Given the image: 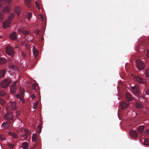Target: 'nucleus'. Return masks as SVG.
<instances>
[{
    "instance_id": "nucleus-1",
    "label": "nucleus",
    "mask_w": 149,
    "mask_h": 149,
    "mask_svg": "<svg viewBox=\"0 0 149 149\" xmlns=\"http://www.w3.org/2000/svg\"><path fill=\"white\" fill-rule=\"evenodd\" d=\"M15 17V15L13 13H11L8 16V18L3 23V28H6L9 26L11 22L12 19H13Z\"/></svg>"
},
{
    "instance_id": "nucleus-2",
    "label": "nucleus",
    "mask_w": 149,
    "mask_h": 149,
    "mask_svg": "<svg viewBox=\"0 0 149 149\" xmlns=\"http://www.w3.org/2000/svg\"><path fill=\"white\" fill-rule=\"evenodd\" d=\"M10 6L7 5L5 6L3 9L2 12L0 13V20L2 21L3 19L4 13H8L10 10Z\"/></svg>"
},
{
    "instance_id": "nucleus-3",
    "label": "nucleus",
    "mask_w": 149,
    "mask_h": 149,
    "mask_svg": "<svg viewBox=\"0 0 149 149\" xmlns=\"http://www.w3.org/2000/svg\"><path fill=\"white\" fill-rule=\"evenodd\" d=\"M12 82V81L9 78L5 79L1 82V86L3 88L8 87Z\"/></svg>"
},
{
    "instance_id": "nucleus-4",
    "label": "nucleus",
    "mask_w": 149,
    "mask_h": 149,
    "mask_svg": "<svg viewBox=\"0 0 149 149\" xmlns=\"http://www.w3.org/2000/svg\"><path fill=\"white\" fill-rule=\"evenodd\" d=\"M136 65L139 70L144 69V64L139 59L135 60Z\"/></svg>"
},
{
    "instance_id": "nucleus-5",
    "label": "nucleus",
    "mask_w": 149,
    "mask_h": 149,
    "mask_svg": "<svg viewBox=\"0 0 149 149\" xmlns=\"http://www.w3.org/2000/svg\"><path fill=\"white\" fill-rule=\"evenodd\" d=\"M4 119H6L7 121L12 122L13 121V116L12 113L10 112H7L4 116Z\"/></svg>"
},
{
    "instance_id": "nucleus-6",
    "label": "nucleus",
    "mask_w": 149,
    "mask_h": 149,
    "mask_svg": "<svg viewBox=\"0 0 149 149\" xmlns=\"http://www.w3.org/2000/svg\"><path fill=\"white\" fill-rule=\"evenodd\" d=\"M32 142H35L33 143V145L30 149H38V147L37 146V144L36 143L37 136L36 134L34 133L33 134L32 136Z\"/></svg>"
},
{
    "instance_id": "nucleus-7",
    "label": "nucleus",
    "mask_w": 149,
    "mask_h": 149,
    "mask_svg": "<svg viewBox=\"0 0 149 149\" xmlns=\"http://www.w3.org/2000/svg\"><path fill=\"white\" fill-rule=\"evenodd\" d=\"M6 52L7 54L11 56V57L14 56L15 53L13 49L10 46H7L6 48Z\"/></svg>"
},
{
    "instance_id": "nucleus-8",
    "label": "nucleus",
    "mask_w": 149,
    "mask_h": 149,
    "mask_svg": "<svg viewBox=\"0 0 149 149\" xmlns=\"http://www.w3.org/2000/svg\"><path fill=\"white\" fill-rule=\"evenodd\" d=\"M17 83V81H15L13 85L10 86V94H13L17 92V89L16 84Z\"/></svg>"
},
{
    "instance_id": "nucleus-9",
    "label": "nucleus",
    "mask_w": 149,
    "mask_h": 149,
    "mask_svg": "<svg viewBox=\"0 0 149 149\" xmlns=\"http://www.w3.org/2000/svg\"><path fill=\"white\" fill-rule=\"evenodd\" d=\"M17 108L15 103V102H13L8 103L6 109L8 110L10 109L12 110H14L16 109Z\"/></svg>"
},
{
    "instance_id": "nucleus-10",
    "label": "nucleus",
    "mask_w": 149,
    "mask_h": 149,
    "mask_svg": "<svg viewBox=\"0 0 149 149\" xmlns=\"http://www.w3.org/2000/svg\"><path fill=\"white\" fill-rule=\"evenodd\" d=\"M12 123V122L7 121L6 122H4L1 125V127L3 129H7L10 125Z\"/></svg>"
},
{
    "instance_id": "nucleus-11",
    "label": "nucleus",
    "mask_w": 149,
    "mask_h": 149,
    "mask_svg": "<svg viewBox=\"0 0 149 149\" xmlns=\"http://www.w3.org/2000/svg\"><path fill=\"white\" fill-rule=\"evenodd\" d=\"M135 80L138 83L140 84H143L145 83L143 79L141 76L138 75H136L134 77Z\"/></svg>"
},
{
    "instance_id": "nucleus-12",
    "label": "nucleus",
    "mask_w": 149,
    "mask_h": 149,
    "mask_svg": "<svg viewBox=\"0 0 149 149\" xmlns=\"http://www.w3.org/2000/svg\"><path fill=\"white\" fill-rule=\"evenodd\" d=\"M137 49V50L140 52L142 54H144L146 53L144 51L146 49H145L144 47L142 45H139L138 46Z\"/></svg>"
},
{
    "instance_id": "nucleus-13",
    "label": "nucleus",
    "mask_w": 149,
    "mask_h": 149,
    "mask_svg": "<svg viewBox=\"0 0 149 149\" xmlns=\"http://www.w3.org/2000/svg\"><path fill=\"white\" fill-rule=\"evenodd\" d=\"M129 133L130 136L133 138H135L137 137V133L135 130H132L130 131Z\"/></svg>"
},
{
    "instance_id": "nucleus-14",
    "label": "nucleus",
    "mask_w": 149,
    "mask_h": 149,
    "mask_svg": "<svg viewBox=\"0 0 149 149\" xmlns=\"http://www.w3.org/2000/svg\"><path fill=\"white\" fill-rule=\"evenodd\" d=\"M9 37L10 39L16 40L17 38V33L15 32H13L10 34Z\"/></svg>"
},
{
    "instance_id": "nucleus-15",
    "label": "nucleus",
    "mask_w": 149,
    "mask_h": 149,
    "mask_svg": "<svg viewBox=\"0 0 149 149\" xmlns=\"http://www.w3.org/2000/svg\"><path fill=\"white\" fill-rule=\"evenodd\" d=\"M125 98L128 101H131L133 99V97L128 93H126L125 95Z\"/></svg>"
},
{
    "instance_id": "nucleus-16",
    "label": "nucleus",
    "mask_w": 149,
    "mask_h": 149,
    "mask_svg": "<svg viewBox=\"0 0 149 149\" xmlns=\"http://www.w3.org/2000/svg\"><path fill=\"white\" fill-rule=\"evenodd\" d=\"M136 107L137 109H141L143 107V106L142 103L141 102H137L136 103Z\"/></svg>"
},
{
    "instance_id": "nucleus-17",
    "label": "nucleus",
    "mask_w": 149,
    "mask_h": 149,
    "mask_svg": "<svg viewBox=\"0 0 149 149\" xmlns=\"http://www.w3.org/2000/svg\"><path fill=\"white\" fill-rule=\"evenodd\" d=\"M132 89L133 92L138 95L139 93V87L136 86H134L132 87Z\"/></svg>"
},
{
    "instance_id": "nucleus-18",
    "label": "nucleus",
    "mask_w": 149,
    "mask_h": 149,
    "mask_svg": "<svg viewBox=\"0 0 149 149\" xmlns=\"http://www.w3.org/2000/svg\"><path fill=\"white\" fill-rule=\"evenodd\" d=\"M119 105H120L122 109V110L125 109V108L127 107L128 106V104L125 102H119Z\"/></svg>"
},
{
    "instance_id": "nucleus-19",
    "label": "nucleus",
    "mask_w": 149,
    "mask_h": 149,
    "mask_svg": "<svg viewBox=\"0 0 149 149\" xmlns=\"http://www.w3.org/2000/svg\"><path fill=\"white\" fill-rule=\"evenodd\" d=\"M144 128V125H141L139 126L138 128V132L141 134L143 133Z\"/></svg>"
},
{
    "instance_id": "nucleus-20",
    "label": "nucleus",
    "mask_w": 149,
    "mask_h": 149,
    "mask_svg": "<svg viewBox=\"0 0 149 149\" xmlns=\"http://www.w3.org/2000/svg\"><path fill=\"white\" fill-rule=\"evenodd\" d=\"M21 10V8L19 7L16 6L15 7V11L17 15L19 16L20 15V12Z\"/></svg>"
},
{
    "instance_id": "nucleus-21",
    "label": "nucleus",
    "mask_w": 149,
    "mask_h": 149,
    "mask_svg": "<svg viewBox=\"0 0 149 149\" xmlns=\"http://www.w3.org/2000/svg\"><path fill=\"white\" fill-rule=\"evenodd\" d=\"M12 1V0H0V3L3 5L9 4Z\"/></svg>"
},
{
    "instance_id": "nucleus-22",
    "label": "nucleus",
    "mask_w": 149,
    "mask_h": 149,
    "mask_svg": "<svg viewBox=\"0 0 149 149\" xmlns=\"http://www.w3.org/2000/svg\"><path fill=\"white\" fill-rule=\"evenodd\" d=\"M33 51L34 57L35 58L38 55V51L35 48V47H34L33 48Z\"/></svg>"
},
{
    "instance_id": "nucleus-23",
    "label": "nucleus",
    "mask_w": 149,
    "mask_h": 149,
    "mask_svg": "<svg viewBox=\"0 0 149 149\" xmlns=\"http://www.w3.org/2000/svg\"><path fill=\"white\" fill-rule=\"evenodd\" d=\"M6 71L5 69H2L0 70V78L4 77Z\"/></svg>"
},
{
    "instance_id": "nucleus-24",
    "label": "nucleus",
    "mask_w": 149,
    "mask_h": 149,
    "mask_svg": "<svg viewBox=\"0 0 149 149\" xmlns=\"http://www.w3.org/2000/svg\"><path fill=\"white\" fill-rule=\"evenodd\" d=\"M36 84H33L32 85V88L33 90V92L37 93L38 91V90L36 89Z\"/></svg>"
},
{
    "instance_id": "nucleus-25",
    "label": "nucleus",
    "mask_w": 149,
    "mask_h": 149,
    "mask_svg": "<svg viewBox=\"0 0 149 149\" xmlns=\"http://www.w3.org/2000/svg\"><path fill=\"white\" fill-rule=\"evenodd\" d=\"M22 147L24 149H27L29 147V144L27 142H25L22 144Z\"/></svg>"
},
{
    "instance_id": "nucleus-26",
    "label": "nucleus",
    "mask_w": 149,
    "mask_h": 149,
    "mask_svg": "<svg viewBox=\"0 0 149 149\" xmlns=\"http://www.w3.org/2000/svg\"><path fill=\"white\" fill-rule=\"evenodd\" d=\"M6 60L4 57H2L0 58V64H4L6 63Z\"/></svg>"
},
{
    "instance_id": "nucleus-27",
    "label": "nucleus",
    "mask_w": 149,
    "mask_h": 149,
    "mask_svg": "<svg viewBox=\"0 0 149 149\" xmlns=\"http://www.w3.org/2000/svg\"><path fill=\"white\" fill-rule=\"evenodd\" d=\"M32 14L30 12H28L26 14V17L27 19H29V21H30V19L32 17Z\"/></svg>"
},
{
    "instance_id": "nucleus-28",
    "label": "nucleus",
    "mask_w": 149,
    "mask_h": 149,
    "mask_svg": "<svg viewBox=\"0 0 149 149\" xmlns=\"http://www.w3.org/2000/svg\"><path fill=\"white\" fill-rule=\"evenodd\" d=\"M42 130V126L41 124H39L37 128V131L38 132L40 133L41 132Z\"/></svg>"
},
{
    "instance_id": "nucleus-29",
    "label": "nucleus",
    "mask_w": 149,
    "mask_h": 149,
    "mask_svg": "<svg viewBox=\"0 0 149 149\" xmlns=\"http://www.w3.org/2000/svg\"><path fill=\"white\" fill-rule=\"evenodd\" d=\"M144 144L145 146H149V139H144Z\"/></svg>"
},
{
    "instance_id": "nucleus-30",
    "label": "nucleus",
    "mask_w": 149,
    "mask_h": 149,
    "mask_svg": "<svg viewBox=\"0 0 149 149\" xmlns=\"http://www.w3.org/2000/svg\"><path fill=\"white\" fill-rule=\"evenodd\" d=\"M10 68L14 70L15 71H17L18 70V68L17 67L14 65H12L10 66Z\"/></svg>"
},
{
    "instance_id": "nucleus-31",
    "label": "nucleus",
    "mask_w": 149,
    "mask_h": 149,
    "mask_svg": "<svg viewBox=\"0 0 149 149\" xmlns=\"http://www.w3.org/2000/svg\"><path fill=\"white\" fill-rule=\"evenodd\" d=\"M6 93L4 90L0 91V97H2L6 95Z\"/></svg>"
},
{
    "instance_id": "nucleus-32",
    "label": "nucleus",
    "mask_w": 149,
    "mask_h": 149,
    "mask_svg": "<svg viewBox=\"0 0 149 149\" xmlns=\"http://www.w3.org/2000/svg\"><path fill=\"white\" fill-rule=\"evenodd\" d=\"M31 0H25V3L26 6L28 7L30 6Z\"/></svg>"
},
{
    "instance_id": "nucleus-33",
    "label": "nucleus",
    "mask_w": 149,
    "mask_h": 149,
    "mask_svg": "<svg viewBox=\"0 0 149 149\" xmlns=\"http://www.w3.org/2000/svg\"><path fill=\"white\" fill-rule=\"evenodd\" d=\"M28 130H25V134L23 135V137L25 139H27L28 138V133L27 132Z\"/></svg>"
},
{
    "instance_id": "nucleus-34",
    "label": "nucleus",
    "mask_w": 149,
    "mask_h": 149,
    "mask_svg": "<svg viewBox=\"0 0 149 149\" xmlns=\"http://www.w3.org/2000/svg\"><path fill=\"white\" fill-rule=\"evenodd\" d=\"M15 96L18 98V99H19L20 100L21 99H22V97H23V95H22L20 94H18V95H15Z\"/></svg>"
},
{
    "instance_id": "nucleus-35",
    "label": "nucleus",
    "mask_w": 149,
    "mask_h": 149,
    "mask_svg": "<svg viewBox=\"0 0 149 149\" xmlns=\"http://www.w3.org/2000/svg\"><path fill=\"white\" fill-rule=\"evenodd\" d=\"M146 77H149V68L146 69Z\"/></svg>"
},
{
    "instance_id": "nucleus-36",
    "label": "nucleus",
    "mask_w": 149,
    "mask_h": 149,
    "mask_svg": "<svg viewBox=\"0 0 149 149\" xmlns=\"http://www.w3.org/2000/svg\"><path fill=\"white\" fill-rule=\"evenodd\" d=\"M38 101L36 102V103H34L33 104V108L34 109H36L38 106Z\"/></svg>"
},
{
    "instance_id": "nucleus-37",
    "label": "nucleus",
    "mask_w": 149,
    "mask_h": 149,
    "mask_svg": "<svg viewBox=\"0 0 149 149\" xmlns=\"http://www.w3.org/2000/svg\"><path fill=\"white\" fill-rule=\"evenodd\" d=\"M0 139L2 141L6 139V137L3 135L0 136Z\"/></svg>"
},
{
    "instance_id": "nucleus-38",
    "label": "nucleus",
    "mask_w": 149,
    "mask_h": 149,
    "mask_svg": "<svg viewBox=\"0 0 149 149\" xmlns=\"http://www.w3.org/2000/svg\"><path fill=\"white\" fill-rule=\"evenodd\" d=\"M20 91L21 94L23 95L24 93L25 92L24 89L22 88H21L20 90Z\"/></svg>"
},
{
    "instance_id": "nucleus-39",
    "label": "nucleus",
    "mask_w": 149,
    "mask_h": 149,
    "mask_svg": "<svg viewBox=\"0 0 149 149\" xmlns=\"http://www.w3.org/2000/svg\"><path fill=\"white\" fill-rule=\"evenodd\" d=\"M29 31H28L24 30L23 33L24 35H27L29 34Z\"/></svg>"
},
{
    "instance_id": "nucleus-40",
    "label": "nucleus",
    "mask_w": 149,
    "mask_h": 149,
    "mask_svg": "<svg viewBox=\"0 0 149 149\" xmlns=\"http://www.w3.org/2000/svg\"><path fill=\"white\" fill-rule=\"evenodd\" d=\"M8 146L9 147H10L11 149H12L14 147V146L13 144L8 143Z\"/></svg>"
},
{
    "instance_id": "nucleus-41",
    "label": "nucleus",
    "mask_w": 149,
    "mask_h": 149,
    "mask_svg": "<svg viewBox=\"0 0 149 149\" xmlns=\"http://www.w3.org/2000/svg\"><path fill=\"white\" fill-rule=\"evenodd\" d=\"M24 29L22 27L18 29L19 32H21L23 33Z\"/></svg>"
},
{
    "instance_id": "nucleus-42",
    "label": "nucleus",
    "mask_w": 149,
    "mask_h": 149,
    "mask_svg": "<svg viewBox=\"0 0 149 149\" xmlns=\"http://www.w3.org/2000/svg\"><path fill=\"white\" fill-rule=\"evenodd\" d=\"M21 54L22 55V56L23 58H25L26 57V55L25 53L23 51H21Z\"/></svg>"
},
{
    "instance_id": "nucleus-43",
    "label": "nucleus",
    "mask_w": 149,
    "mask_h": 149,
    "mask_svg": "<svg viewBox=\"0 0 149 149\" xmlns=\"http://www.w3.org/2000/svg\"><path fill=\"white\" fill-rule=\"evenodd\" d=\"M5 103V101L3 99L0 98V104L3 105Z\"/></svg>"
},
{
    "instance_id": "nucleus-44",
    "label": "nucleus",
    "mask_w": 149,
    "mask_h": 149,
    "mask_svg": "<svg viewBox=\"0 0 149 149\" xmlns=\"http://www.w3.org/2000/svg\"><path fill=\"white\" fill-rule=\"evenodd\" d=\"M144 134L146 135H149V130L146 129L145 131Z\"/></svg>"
},
{
    "instance_id": "nucleus-45",
    "label": "nucleus",
    "mask_w": 149,
    "mask_h": 149,
    "mask_svg": "<svg viewBox=\"0 0 149 149\" xmlns=\"http://www.w3.org/2000/svg\"><path fill=\"white\" fill-rule=\"evenodd\" d=\"M38 18L41 21H42L43 20V17L42 15H39L38 16Z\"/></svg>"
},
{
    "instance_id": "nucleus-46",
    "label": "nucleus",
    "mask_w": 149,
    "mask_h": 149,
    "mask_svg": "<svg viewBox=\"0 0 149 149\" xmlns=\"http://www.w3.org/2000/svg\"><path fill=\"white\" fill-rule=\"evenodd\" d=\"M15 113L16 114V116L17 117H18L20 115V113L19 111H16L15 112Z\"/></svg>"
},
{
    "instance_id": "nucleus-47",
    "label": "nucleus",
    "mask_w": 149,
    "mask_h": 149,
    "mask_svg": "<svg viewBox=\"0 0 149 149\" xmlns=\"http://www.w3.org/2000/svg\"><path fill=\"white\" fill-rule=\"evenodd\" d=\"M35 3L36 6L38 9H40V7L39 3L37 1H36Z\"/></svg>"
},
{
    "instance_id": "nucleus-48",
    "label": "nucleus",
    "mask_w": 149,
    "mask_h": 149,
    "mask_svg": "<svg viewBox=\"0 0 149 149\" xmlns=\"http://www.w3.org/2000/svg\"><path fill=\"white\" fill-rule=\"evenodd\" d=\"M146 57L149 58V50H148L146 54Z\"/></svg>"
},
{
    "instance_id": "nucleus-49",
    "label": "nucleus",
    "mask_w": 149,
    "mask_h": 149,
    "mask_svg": "<svg viewBox=\"0 0 149 149\" xmlns=\"http://www.w3.org/2000/svg\"><path fill=\"white\" fill-rule=\"evenodd\" d=\"M13 136L14 139H16L17 137V136L15 134H13Z\"/></svg>"
},
{
    "instance_id": "nucleus-50",
    "label": "nucleus",
    "mask_w": 149,
    "mask_h": 149,
    "mask_svg": "<svg viewBox=\"0 0 149 149\" xmlns=\"http://www.w3.org/2000/svg\"><path fill=\"white\" fill-rule=\"evenodd\" d=\"M35 97L36 96L34 94H33L31 96V97L33 99H34Z\"/></svg>"
},
{
    "instance_id": "nucleus-51",
    "label": "nucleus",
    "mask_w": 149,
    "mask_h": 149,
    "mask_svg": "<svg viewBox=\"0 0 149 149\" xmlns=\"http://www.w3.org/2000/svg\"><path fill=\"white\" fill-rule=\"evenodd\" d=\"M2 6L1 5V4L0 3V9L2 7Z\"/></svg>"
},
{
    "instance_id": "nucleus-52",
    "label": "nucleus",
    "mask_w": 149,
    "mask_h": 149,
    "mask_svg": "<svg viewBox=\"0 0 149 149\" xmlns=\"http://www.w3.org/2000/svg\"><path fill=\"white\" fill-rule=\"evenodd\" d=\"M146 93L149 95V91H147V93Z\"/></svg>"
},
{
    "instance_id": "nucleus-53",
    "label": "nucleus",
    "mask_w": 149,
    "mask_h": 149,
    "mask_svg": "<svg viewBox=\"0 0 149 149\" xmlns=\"http://www.w3.org/2000/svg\"><path fill=\"white\" fill-rule=\"evenodd\" d=\"M17 47H18V45H16L15 46V48H17Z\"/></svg>"
},
{
    "instance_id": "nucleus-54",
    "label": "nucleus",
    "mask_w": 149,
    "mask_h": 149,
    "mask_svg": "<svg viewBox=\"0 0 149 149\" xmlns=\"http://www.w3.org/2000/svg\"><path fill=\"white\" fill-rule=\"evenodd\" d=\"M25 43L24 42H23V45H25Z\"/></svg>"
},
{
    "instance_id": "nucleus-55",
    "label": "nucleus",
    "mask_w": 149,
    "mask_h": 149,
    "mask_svg": "<svg viewBox=\"0 0 149 149\" xmlns=\"http://www.w3.org/2000/svg\"><path fill=\"white\" fill-rule=\"evenodd\" d=\"M39 32H37V33H38H38H39Z\"/></svg>"
},
{
    "instance_id": "nucleus-56",
    "label": "nucleus",
    "mask_w": 149,
    "mask_h": 149,
    "mask_svg": "<svg viewBox=\"0 0 149 149\" xmlns=\"http://www.w3.org/2000/svg\"><path fill=\"white\" fill-rule=\"evenodd\" d=\"M39 32H37V33H38H38H39Z\"/></svg>"
},
{
    "instance_id": "nucleus-57",
    "label": "nucleus",
    "mask_w": 149,
    "mask_h": 149,
    "mask_svg": "<svg viewBox=\"0 0 149 149\" xmlns=\"http://www.w3.org/2000/svg\"><path fill=\"white\" fill-rule=\"evenodd\" d=\"M1 38V36L0 35V38Z\"/></svg>"
}]
</instances>
